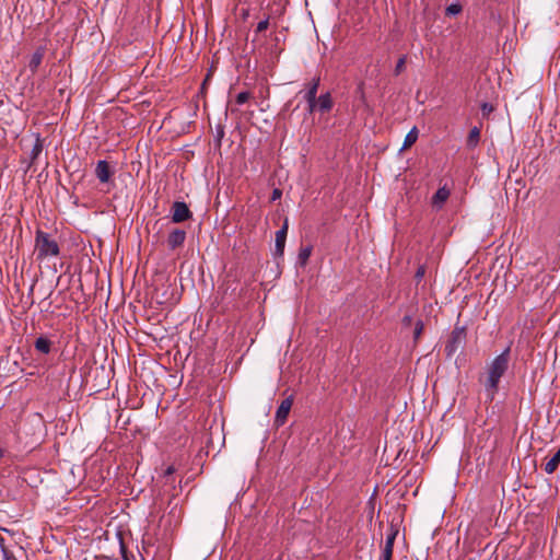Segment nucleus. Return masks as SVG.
I'll return each instance as SVG.
<instances>
[{
  "label": "nucleus",
  "instance_id": "nucleus-12",
  "mask_svg": "<svg viewBox=\"0 0 560 560\" xmlns=\"http://www.w3.org/2000/svg\"><path fill=\"white\" fill-rule=\"evenodd\" d=\"M450 197V190L446 187H441L436 190V192L432 197V205L436 208H442L444 202Z\"/></svg>",
  "mask_w": 560,
  "mask_h": 560
},
{
  "label": "nucleus",
  "instance_id": "nucleus-11",
  "mask_svg": "<svg viewBox=\"0 0 560 560\" xmlns=\"http://www.w3.org/2000/svg\"><path fill=\"white\" fill-rule=\"evenodd\" d=\"M316 101L318 110L320 113H328L334 106V102L329 92L322 94L318 98H316Z\"/></svg>",
  "mask_w": 560,
  "mask_h": 560
},
{
  "label": "nucleus",
  "instance_id": "nucleus-5",
  "mask_svg": "<svg viewBox=\"0 0 560 560\" xmlns=\"http://www.w3.org/2000/svg\"><path fill=\"white\" fill-rule=\"evenodd\" d=\"M397 534L398 529L394 525H390L386 534L385 545L382 550V560H392L394 542Z\"/></svg>",
  "mask_w": 560,
  "mask_h": 560
},
{
  "label": "nucleus",
  "instance_id": "nucleus-26",
  "mask_svg": "<svg viewBox=\"0 0 560 560\" xmlns=\"http://www.w3.org/2000/svg\"><path fill=\"white\" fill-rule=\"evenodd\" d=\"M447 13L450 14H457L459 13L460 11V7L457 5V4H451L447 9H446Z\"/></svg>",
  "mask_w": 560,
  "mask_h": 560
},
{
  "label": "nucleus",
  "instance_id": "nucleus-17",
  "mask_svg": "<svg viewBox=\"0 0 560 560\" xmlns=\"http://www.w3.org/2000/svg\"><path fill=\"white\" fill-rule=\"evenodd\" d=\"M418 139V130L416 127H413L405 137L402 150L410 148Z\"/></svg>",
  "mask_w": 560,
  "mask_h": 560
},
{
  "label": "nucleus",
  "instance_id": "nucleus-31",
  "mask_svg": "<svg viewBox=\"0 0 560 560\" xmlns=\"http://www.w3.org/2000/svg\"><path fill=\"white\" fill-rule=\"evenodd\" d=\"M4 455V450L0 446V458H2Z\"/></svg>",
  "mask_w": 560,
  "mask_h": 560
},
{
  "label": "nucleus",
  "instance_id": "nucleus-28",
  "mask_svg": "<svg viewBox=\"0 0 560 560\" xmlns=\"http://www.w3.org/2000/svg\"><path fill=\"white\" fill-rule=\"evenodd\" d=\"M412 323V316L411 315H405L402 318V325L404 326H410Z\"/></svg>",
  "mask_w": 560,
  "mask_h": 560
},
{
  "label": "nucleus",
  "instance_id": "nucleus-2",
  "mask_svg": "<svg viewBox=\"0 0 560 560\" xmlns=\"http://www.w3.org/2000/svg\"><path fill=\"white\" fill-rule=\"evenodd\" d=\"M34 254L37 261L56 258L60 255V247L56 238L42 230L35 233Z\"/></svg>",
  "mask_w": 560,
  "mask_h": 560
},
{
  "label": "nucleus",
  "instance_id": "nucleus-8",
  "mask_svg": "<svg viewBox=\"0 0 560 560\" xmlns=\"http://www.w3.org/2000/svg\"><path fill=\"white\" fill-rule=\"evenodd\" d=\"M95 175H96L97 179L104 184V183L109 182V179L113 175V171L106 161L101 160L96 164Z\"/></svg>",
  "mask_w": 560,
  "mask_h": 560
},
{
  "label": "nucleus",
  "instance_id": "nucleus-29",
  "mask_svg": "<svg viewBox=\"0 0 560 560\" xmlns=\"http://www.w3.org/2000/svg\"><path fill=\"white\" fill-rule=\"evenodd\" d=\"M281 195H282V192H281V190H280V189H275V190L272 191V197H271V199L275 201V200L279 199V198L281 197Z\"/></svg>",
  "mask_w": 560,
  "mask_h": 560
},
{
  "label": "nucleus",
  "instance_id": "nucleus-30",
  "mask_svg": "<svg viewBox=\"0 0 560 560\" xmlns=\"http://www.w3.org/2000/svg\"><path fill=\"white\" fill-rule=\"evenodd\" d=\"M175 471L173 466H168L164 472V476H171Z\"/></svg>",
  "mask_w": 560,
  "mask_h": 560
},
{
  "label": "nucleus",
  "instance_id": "nucleus-22",
  "mask_svg": "<svg viewBox=\"0 0 560 560\" xmlns=\"http://www.w3.org/2000/svg\"><path fill=\"white\" fill-rule=\"evenodd\" d=\"M249 97H250L249 92H241L236 96V103L238 105H242V104L246 103L249 100Z\"/></svg>",
  "mask_w": 560,
  "mask_h": 560
},
{
  "label": "nucleus",
  "instance_id": "nucleus-19",
  "mask_svg": "<svg viewBox=\"0 0 560 560\" xmlns=\"http://www.w3.org/2000/svg\"><path fill=\"white\" fill-rule=\"evenodd\" d=\"M406 61H407V56H405V55L398 59V61L395 66V69H394L395 75H399L405 70Z\"/></svg>",
  "mask_w": 560,
  "mask_h": 560
},
{
  "label": "nucleus",
  "instance_id": "nucleus-16",
  "mask_svg": "<svg viewBox=\"0 0 560 560\" xmlns=\"http://www.w3.org/2000/svg\"><path fill=\"white\" fill-rule=\"evenodd\" d=\"M312 255V246L301 247L298 255V262L304 267Z\"/></svg>",
  "mask_w": 560,
  "mask_h": 560
},
{
  "label": "nucleus",
  "instance_id": "nucleus-3",
  "mask_svg": "<svg viewBox=\"0 0 560 560\" xmlns=\"http://www.w3.org/2000/svg\"><path fill=\"white\" fill-rule=\"evenodd\" d=\"M466 339L465 327L456 326L445 345V352L448 357L453 355L464 343Z\"/></svg>",
  "mask_w": 560,
  "mask_h": 560
},
{
  "label": "nucleus",
  "instance_id": "nucleus-33",
  "mask_svg": "<svg viewBox=\"0 0 560 560\" xmlns=\"http://www.w3.org/2000/svg\"><path fill=\"white\" fill-rule=\"evenodd\" d=\"M4 555H5V558H7L8 560H16L14 557H9V556L7 555V552H5Z\"/></svg>",
  "mask_w": 560,
  "mask_h": 560
},
{
  "label": "nucleus",
  "instance_id": "nucleus-14",
  "mask_svg": "<svg viewBox=\"0 0 560 560\" xmlns=\"http://www.w3.org/2000/svg\"><path fill=\"white\" fill-rule=\"evenodd\" d=\"M560 465V448L555 453V455L545 464V471L548 475L553 474Z\"/></svg>",
  "mask_w": 560,
  "mask_h": 560
},
{
  "label": "nucleus",
  "instance_id": "nucleus-4",
  "mask_svg": "<svg viewBox=\"0 0 560 560\" xmlns=\"http://www.w3.org/2000/svg\"><path fill=\"white\" fill-rule=\"evenodd\" d=\"M192 213L184 201H175L172 206V221L180 223L191 218Z\"/></svg>",
  "mask_w": 560,
  "mask_h": 560
},
{
  "label": "nucleus",
  "instance_id": "nucleus-25",
  "mask_svg": "<svg viewBox=\"0 0 560 560\" xmlns=\"http://www.w3.org/2000/svg\"><path fill=\"white\" fill-rule=\"evenodd\" d=\"M481 110H482L483 115H488L489 113H491L493 110V106L489 103H483L481 105Z\"/></svg>",
  "mask_w": 560,
  "mask_h": 560
},
{
  "label": "nucleus",
  "instance_id": "nucleus-20",
  "mask_svg": "<svg viewBox=\"0 0 560 560\" xmlns=\"http://www.w3.org/2000/svg\"><path fill=\"white\" fill-rule=\"evenodd\" d=\"M43 150V143H42V140L39 138L36 139L34 145H33V149H32V159H36L40 152Z\"/></svg>",
  "mask_w": 560,
  "mask_h": 560
},
{
  "label": "nucleus",
  "instance_id": "nucleus-23",
  "mask_svg": "<svg viewBox=\"0 0 560 560\" xmlns=\"http://www.w3.org/2000/svg\"><path fill=\"white\" fill-rule=\"evenodd\" d=\"M269 26V16H267L265 20L260 21L258 24H257V27H256V33H261L264 31H266Z\"/></svg>",
  "mask_w": 560,
  "mask_h": 560
},
{
  "label": "nucleus",
  "instance_id": "nucleus-24",
  "mask_svg": "<svg viewBox=\"0 0 560 560\" xmlns=\"http://www.w3.org/2000/svg\"><path fill=\"white\" fill-rule=\"evenodd\" d=\"M307 102V110L310 114H313L315 110H318L317 101H306Z\"/></svg>",
  "mask_w": 560,
  "mask_h": 560
},
{
  "label": "nucleus",
  "instance_id": "nucleus-10",
  "mask_svg": "<svg viewBox=\"0 0 560 560\" xmlns=\"http://www.w3.org/2000/svg\"><path fill=\"white\" fill-rule=\"evenodd\" d=\"M45 56V48L38 47L35 52L32 55L30 62H28V69L31 70L32 74H35L38 70V67L40 66L43 59Z\"/></svg>",
  "mask_w": 560,
  "mask_h": 560
},
{
  "label": "nucleus",
  "instance_id": "nucleus-9",
  "mask_svg": "<svg viewBox=\"0 0 560 560\" xmlns=\"http://www.w3.org/2000/svg\"><path fill=\"white\" fill-rule=\"evenodd\" d=\"M186 240V232L180 229L173 230L167 237V245L171 249L180 247Z\"/></svg>",
  "mask_w": 560,
  "mask_h": 560
},
{
  "label": "nucleus",
  "instance_id": "nucleus-15",
  "mask_svg": "<svg viewBox=\"0 0 560 560\" xmlns=\"http://www.w3.org/2000/svg\"><path fill=\"white\" fill-rule=\"evenodd\" d=\"M319 86V78H314L312 82L308 84V89L304 94L305 101H314L316 100V94Z\"/></svg>",
  "mask_w": 560,
  "mask_h": 560
},
{
  "label": "nucleus",
  "instance_id": "nucleus-21",
  "mask_svg": "<svg viewBox=\"0 0 560 560\" xmlns=\"http://www.w3.org/2000/svg\"><path fill=\"white\" fill-rule=\"evenodd\" d=\"M423 331V322L421 319L417 320L413 331L415 340H418Z\"/></svg>",
  "mask_w": 560,
  "mask_h": 560
},
{
  "label": "nucleus",
  "instance_id": "nucleus-1",
  "mask_svg": "<svg viewBox=\"0 0 560 560\" xmlns=\"http://www.w3.org/2000/svg\"><path fill=\"white\" fill-rule=\"evenodd\" d=\"M510 351V347H508L502 353L497 355L489 364H487L485 376L479 378L483 384L485 392L489 400H493L499 390L500 380L509 369Z\"/></svg>",
  "mask_w": 560,
  "mask_h": 560
},
{
  "label": "nucleus",
  "instance_id": "nucleus-27",
  "mask_svg": "<svg viewBox=\"0 0 560 560\" xmlns=\"http://www.w3.org/2000/svg\"><path fill=\"white\" fill-rule=\"evenodd\" d=\"M424 273H425V269H424V267H423V266H421V267H419V268H418V270L416 271L415 277H416V279L421 280V279L423 278Z\"/></svg>",
  "mask_w": 560,
  "mask_h": 560
},
{
  "label": "nucleus",
  "instance_id": "nucleus-6",
  "mask_svg": "<svg viewBox=\"0 0 560 560\" xmlns=\"http://www.w3.org/2000/svg\"><path fill=\"white\" fill-rule=\"evenodd\" d=\"M292 405H293L292 396H289L281 401L280 406L278 407V409L276 411V417H275L276 425L280 427V425L284 424V422L287 421V418L289 416V412L292 408Z\"/></svg>",
  "mask_w": 560,
  "mask_h": 560
},
{
  "label": "nucleus",
  "instance_id": "nucleus-32",
  "mask_svg": "<svg viewBox=\"0 0 560 560\" xmlns=\"http://www.w3.org/2000/svg\"><path fill=\"white\" fill-rule=\"evenodd\" d=\"M4 538L0 536V546L3 548Z\"/></svg>",
  "mask_w": 560,
  "mask_h": 560
},
{
  "label": "nucleus",
  "instance_id": "nucleus-18",
  "mask_svg": "<svg viewBox=\"0 0 560 560\" xmlns=\"http://www.w3.org/2000/svg\"><path fill=\"white\" fill-rule=\"evenodd\" d=\"M479 137H480L479 129L477 127H474L469 131V135H468V138H467V145L470 147V148L476 147L478 141H479Z\"/></svg>",
  "mask_w": 560,
  "mask_h": 560
},
{
  "label": "nucleus",
  "instance_id": "nucleus-13",
  "mask_svg": "<svg viewBox=\"0 0 560 560\" xmlns=\"http://www.w3.org/2000/svg\"><path fill=\"white\" fill-rule=\"evenodd\" d=\"M51 345L52 342L47 337L44 336L38 337L34 342L36 351L44 354H48L50 352Z\"/></svg>",
  "mask_w": 560,
  "mask_h": 560
},
{
  "label": "nucleus",
  "instance_id": "nucleus-7",
  "mask_svg": "<svg viewBox=\"0 0 560 560\" xmlns=\"http://www.w3.org/2000/svg\"><path fill=\"white\" fill-rule=\"evenodd\" d=\"M288 228H289V223H288V219H285L281 229L276 232L275 252H276V255H278V256L283 255L287 234H288Z\"/></svg>",
  "mask_w": 560,
  "mask_h": 560
}]
</instances>
